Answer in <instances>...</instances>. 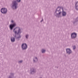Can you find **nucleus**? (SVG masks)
I'll list each match as a JSON object with an SVG mask.
<instances>
[{
	"label": "nucleus",
	"instance_id": "nucleus-13",
	"mask_svg": "<svg viewBox=\"0 0 78 78\" xmlns=\"http://www.w3.org/2000/svg\"><path fill=\"white\" fill-rule=\"evenodd\" d=\"M11 41L12 42H14V41H15V38H14V37L11 38Z\"/></svg>",
	"mask_w": 78,
	"mask_h": 78
},
{
	"label": "nucleus",
	"instance_id": "nucleus-18",
	"mask_svg": "<svg viewBox=\"0 0 78 78\" xmlns=\"http://www.w3.org/2000/svg\"><path fill=\"white\" fill-rule=\"evenodd\" d=\"M58 9H60V8L58 7V8H57V11H58Z\"/></svg>",
	"mask_w": 78,
	"mask_h": 78
},
{
	"label": "nucleus",
	"instance_id": "nucleus-17",
	"mask_svg": "<svg viewBox=\"0 0 78 78\" xmlns=\"http://www.w3.org/2000/svg\"><path fill=\"white\" fill-rule=\"evenodd\" d=\"M17 1L18 2H20V0H17Z\"/></svg>",
	"mask_w": 78,
	"mask_h": 78
},
{
	"label": "nucleus",
	"instance_id": "nucleus-6",
	"mask_svg": "<svg viewBox=\"0 0 78 78\" xmlns=\"http://www.w3.org/2000/svg\"><path fill=\"white\" fill-rule=\"evenodd\" d=\"M38 61V58L37 57H35L33 59V62L34 63H36Z\"/></svg>",
	"mask_w": 78,
	"mask_h": 78
},
{
	"label": "nucleus",
	"instance_id": "nucleus-1",
	"mask_svg": "<svg viewBox=\"0 0 78 78\" xmlns=\"http://www.w3.org/2000/svg\"><path fill=\"white\" fill-rule=\"evenodd\" d=\"M15 34H19L22 32L20 30V29L19 27H16L13 30Z\"/></svg>",
	"mask_w": 78,
	"mask_h": 78
},
{
	"label": "nucleus",
	"instance_id": "nucleus-5",
	"mask_svg": "<svg viewBox=\"0 0 78 78\" xmlns=\"http://www.w3.org/2000/svg\"><path fill=\"white\" fill-rule=\"evenodd\" d=\"M23 49H27V45L26 44H23L22 45Z\"/></svg>",
	"mask_w": 78,
	"mask_h": 78
},
{
	"label": "nucleus",
	"instance_id": "nucleus-11",
	"mask_svg": "<svg viewBox=\"0 0 78 78\" xmlns=\"http://www.w3.org/2000/svg\"><path fill=\"white\" fill-rule=\"evenodd\" d=\"M14 75L13 74V73H11V75L9 76V77L8 78H13V76Z\"/></svg>",
	"mask_w": 78,
	"mask_h": 78
},
{
	"label": "nucleus",
	"instance_id": "nucleus-4",
	"mask_svg": "<svg viewBox=\"0 0 78 78\" xmlns=\"http://www.w3.org/2000/svg\"><path fill=\"white\" fill-rule=\"evenodd\" d=\"M1 12L2 13V14H6L7 12V9L6 8H2L1 9Z\"/></svg>",
	"mask_w": 78,
	"mask_h": 78
},
{
	"label": "nucleus",
	"instance_id": "nucleus-22",
	"mask_svg": "<svg viewBox=\"0 0 78 78\" xmlns=\"http://www.w3.org/2000/svg\"><path fill=\"white\" fill-rule=\"evenodd\" d=\"M61 12H59V13H58V14H59V15L60 14H61Z\"/></svg>",
	"mask_w": 78,
	"mask_h": 78
},
{
	"label": "nucleus",
	"instance_id": "nucleus-12",
	"mask_svg": "<svg viewBox=\"0 0 78 78\" xmlns=\"http://www.w3.org/2000/svg\"><path fill=\"white\" fill-rule=\"evenodd\" d=\"M46 51V50L45 49H43L41 50V52L42 53H45Z\"/></svg>",
	"mask_w": 78,
	"mask_h": 78
},
{
	"label": "nucleus",
	"instance_id": "nucleus-2",
	"mask_svg": "<svg viewBox=\"0 0 78 78\" xmlns=\"http://www.w3.org/2000/svg\"><path fill=\"white\" fill-rule=\"evenodd\" d=\"M12 8L13 9H16V8H17V3H16V1H13L12 2Z\"/></svg>",
	"mask_w": 78,
	"mask_h": 78
},
{
	"label": "nucleus",
	"instance_id": "nucleus-7",
	"mask_svg": "<svg viewBox=\"0 0 78 78\" xmlns=\"http://www.w3.org/2000/svg\"><path fill=\"white\" fill-rule=\"evenodd\" d=\"M16 25V24L15 23H14L12 24H11L10 25V28L11 30H12V29Z\"/></svg>",
	"mask_w": 78,
	"mask_h": 78
},
{
	"label": "nucleus",
	"instance_id": "nucleus-9",
	"mask_svg": "<svg viewBox=\"0 0 78 78\" xmlns=\"http://www.w3.org/2000/svg\"><path fill=\"white\" fill-rule=\"evenodd\" d=\"M66 52L68 54H70L72 53V51L70 49H66Z\"/></svg>",
	"mask_w": 78,
	"mask_h": 78
},
{
	"label": "nucleus",
	"instance_id": "nucleus-15",
	"mask_svg": "<svg viewBox=\"0 0 78 78\" xmlns=\"http://www.w3.org/2000/svg\"><path fill=\"white\" fill-rule=\"evenodd\" d=\"M78 3V2H76V5H75V8H76V9H76V8L77 7V6H76V4H77Z\"/></svg>",
	"mask_w": 78,
	"mask_h": 78
},
{
	"label": "nucleus",
	"instance_id": "nucleus-10",
	"mask_svg": "<svg viewBox=\"0 0 78 78\" xmlns=\"http://www.w3.org/2000/svg\"><path fill=\"white\" fill-rule=\"evenodd\" d=\"M62 16H66V12H63V8H62Z\"/></svg>",
	"mask_w": 78,
	"mask_h": 78
},
{
	"label": "nucleus",
	"instance_id": "nucleus-8",
	"mask_svg": "<svg viewBox=\"0 0 78 78\" xmlns=\"http://www.w3.org/2000/svg\"><path fill=\"white\" fill-rule=\"evenodd\" d=\"M76 34L75 33H73L71 34L72 38H75V37H76Z\"/></svg>",
	"mask_w": 78,
	"mask_h": 78
},
{
	"label": "nucleus",
	"instance_id": "nucleus-25",
	"mask_svg": "<svg viewBox=\"0 0 78 78\" xmlns=\"http://www.w3.org/2000/svg\"><path fill=\"white\" fill-rule=\"evenodd\" d=\"M23 50H25V49H23Z\"/></svg>",
	"mask_w": 78,
	"mask_h": 78
},
{
	"label": "nucleus",
	"instance_id": "nucleus-16",
	"mask_svg": "<svg viewBox=\"0 0 78 78\" xmlns=\"http://www.w3.org/2000/svg\"><path fill=\"white\" fill-rule=\"evenodd\" d=\"M26 38L27 39L28 38V35H27L26 36Z\"/></svg>",
	"mask_w": 78,
	"mask_h": 78
},
{
	"label": "nucleus",
	"instance_id": "nucleus-14",
	"mask_svg": "<svg viewBox=\"0 0 78 78\" xmlns=\"http://www.w3.org/2000/svg\"><path fill=\"white\" fill-rule=\"evenodd\" d=\"M22 62H23V60H20L18 62L19 64H20V63H22Z\"/></svg>",
	"mask_w": 78,
	"mask_h": 78
},
{
	"label": "nucleus",
	"instance_id": "nucleus-23",
	"mask_svg": "<svg viewBox=\"0 0 78 78\" xmlns=\"http://www.w3.org/2000/svg\"><path fill=\"white\" fill-rule=\"evenodd\" d=\"M42 21H43V19H42V20L41 21V22H42Z\"/></svg>",
	"mask_w": 78,
	"mask_h": 78
},
{
	"label": "nucleus",
	"instance_id": "nucleus-24",
	"mask_svg": "<svg viewBox=\"0 0 78 78\" xmlns=\"http://www.w3.org/2000/svg\"><path fill=\"white\" fill-rule=\"evenodd\" d=\"M15 37H16V36H15Z\"/></svg>",
	"mask_w": 78,
	"mask_h": 78
},
{
	"label": "nucleus",
	"instance_id": "nucleus-20",
	"mask_svg": "<svg viewBox=\"0 0 78 78\" xmlns=\"http://www.w3.org/2000/svg\"><path fill=\"white\" fill-rule=\"evenodd\" d=\"M73 49H75V46H74Z\"/></svg>",
	"mask_w": 78,
	"mask_h": 78
},
{
	"label": "nucleus",
	"instance_id": "nucleus-3",
	"mask_svg": "<svg viewBox=\"0 0 78 78\" xmlns=\"http://www.w3.org/2000/svg\"><path fill=\"white\" fill-rule=\"evenodd\" d=\"M36 72V69H35V68H31L30 69V74H31L32 75L35 74Z\"/></svg>",
	"mask_w": 78,
	"mask_h": 78
},
{
	"label": "nucleus",
	"instance_id": "nucleus-21",
	"mask_svg": "<svg viewBox=\"0 0 78 78\" xmlns=\"http://www.w3.org/2000/svg\"><path fill=\"white\" fill-rule=\"evenodd\" d=\"M11 22H12V23H13V22H14V21H13V20H12V21H11Z\"/></svg>",
	"mask_w": 78,
	"mask_h": 78
},
{
	"label": "nucleus",
	"instance_id": "nucleus-19",
	"mask_svg": "<svg viewBox=\"0 0 78 78\" xmlns=\"http://www.w3.org/2000/svg\"><path fill=\"white\" fill-rule=\"evenodd\" d=\"M19 38H20V36L19 37H17V39H19Z\"/></svg>",
	"mask_w": 78,
	"mask_h": 78
}]
</instances>
